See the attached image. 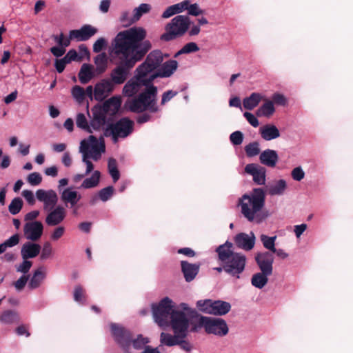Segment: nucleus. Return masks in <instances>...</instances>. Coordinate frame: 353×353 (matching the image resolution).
<instances>
[{"label":"nucleus","instance_id":"nucleus-1","mask_svg":"<svg viewBox=\"0 0 353 353\" xmlns=\"http://www.w3.org/2000/svg\"><path fill=\"white\" fill-rule=\"evenodd\" d=\"M146 35L145 30L142 28H131L117 34L112 50L117 67L112 70L110 79L103 81L101 88H112L113 85L126 81L130 70L152 48L151 42L145 39ZM94 88H101L97 84Z\"/></svg>","mask_w":353,"mask_h":353},{"label":"nucleus","instance_id":"nucleus-2","mask_svg":"<svg viewBox=\"0 0 353 353\" xmlns=\"http://www.w3.org/2000/svg\"><path fill=\"white\" fill-rule=\"evenodd\" d=\"M265 193L262 188H254L239 199L238 205L243 216L250 222L261 223L268 216L265 210Z\"/></svg>","mask_w":353,"mask_h":353},{"label":"nucleus","instance_id":"nucleus-3","mask_svg":"<svg viewBox=\"0 0 353 353\" xmlns=\"http://www.w3.org/2000/svg\"><path fill=\"white\" fill-rule=\"evenodd\" d=\"M163 61V54L160 50H154L147 56L144 62L135 70V75L130 79L123 88H157L151 83L150 72L161 65Z\"/></svg>","mask_w":353,"mask_h":353},{"label":"nucleus","instance_id":"nucleus-4","mask_svg":"<svg viewBox=\"0 0 353 353\" xmlns=\"http://www.w3.org/2000/svg\"><path fill=\"white\" fill-rule=\"evenodd\" d=\"M174 307V303L169 297L163 298L157 304H152V312L154 322L159 327L165 328L172 325L174 312H181L189 320L194 319L197 314L196 310L190 307L185 303H181L176 309Z\"/></svg>","mask_w":353,"mask_h":353},{"label":"nucleus","instance_id":"nucleus-5","mask_svg":"<svg viewBox=\"0 0 353 353\" xmlns=\"http://www.w3.org/2000/svg\"><path fill=\"white\" fill-rule=\"evenodd\" d=\"M216 252L221 264L223 265L224 272L236 279H239L245 270L247 258L241 253L232 250V243L226 241L216 248Z\"/></svg>","mask_w":353,"mask_h":353},{"label":"nucleus","instance_id":"nucleus-6","mask_svg":"<svg viewBox=\"0 0 353 353\" xmlns=\"http://www.w3.org/2000/svg\"><path fill=\"white\" fill-rule=\"evenodd\" d=\"M104 152L105 145L101 138L98 140L94 136L90 135L80 142L79 152L82 156V162L86 166L85 174L88 175L94 172V165L90 159L99 161Z\"/></svg>","mask_w":353,"mask_h":353},{"label":"nucleus","instance_id":"nucleus-7","mask_svg":"<svg viewBox=\"0 0 353 353\" xmlns=\"http://www.w3.org/2000/svg\"><path fill=\"white\" fill-rule=\"evenodd\" d=\"M190 320L181 312H174L172 316V325H170L174 335L169 333L161 332L160 342L166 346H174L179 342L180 338H186L190 329Z\"/></svg>","mask_w":353,"mask_h":353},{"label":"nucleus","instance_id":"nucleus-8","mask_svg":"<svg viewBox=\"0 0 353 353\" xmlns=\"http://www.w3.org/2000/svg\"><path fill=\"white\" fill-rule=\"evenodd\" d=\"M157 91V90H144L139 95L128 98L125 103V108L133 112H142L145 110L157 112L159 110Z\"/></svg>","mask_w":353,"mask_h":353},{"label":"nucleus","instance_id":"nucleus-9","mask_svg":"<svg viewBox=\"0 0 353 353\" xmlns=\"http://www.w3.org/2000/svg\"><path fill=\"white\" fill-rule=\"evenodd\" d=\"M194 318H196L197 321L196 323L191 327V332H197L199 329L203 327L207 334L220 337L225 336L228 334L229 327L226 321L223 319L204 316L198 313Z\"/></svg>","mask_w":353,"mask_h":353},{"label":"nucleus","instance_id":"nucleus-10","mask_svg":"<svg viewBox=\"0 0 353 353\" xmlns=\"http://www.w3.org/2000/svg\"><path fill=\"white\" fill-rule=\"evenodd\" d=\"M190 23L191 21L188 16H176L166 24L165 32L161 35V39L170 41L183 37L188 30Z\"/></svg>","mask_w":353,"mask_h":353},{"label":"nucleus","instance_id":"nucleus-11","mask_svg":"<svg viewBox=\"0 0 353 353\" xmlns=\"http://www.w3.org/2000/svg\"><path fill=\"white\" fill-rule=\"evenodd\" d=\"M134 122L123 117L114 123L109 124L105 129V135L111 136L112 141L117 143L119 139L128 137L133 131Z\"/></svg>","mask_w":353,"mask_h":353},{"label":"nucleus","instance_id":"nucleus-12","mask_svg":"<svg viewBox=\"0 0 353 353\" xmlns=\"http://www.w3.org/2000/svg\"><path fill=\"white\" fill-rule=\"evenodd\" d=\"M110 331L115 342L122 348L123 352L131 353L130 349L132 334L130 330L119 324L112 323L110 324Z\"/></svg>","mask_w":353,"mask_h":353},{"label":"nucleus","instance_id":"nucleus-13","mask_svg":"<svg viewBox=\"0 0 353 353\" xmlns=\"http://www.w3.org/2000/svg\"><path fill=\"white\" fill-rule=\"evenodd\" d=\"M45 212H46L45 223L50 227L60 225L65 219L67 216V210L65 208L61 205H58Z\"/></svg>","mask_w":353,"mask_h":353},{"label":"nucleus","instance_id":"nucleus-14","mask_svg":"<svg viewBox=\"0 0 353 353\" xmlns=\"http://www.w3.org/2000/svg\"><path fill=\"white\" fill-rule=\"evenodd\" d=\"M36 198L40 202H42L44 211L48 210L56 207L59 200L57 192L53 190L39 189L36 191Z\"/></svg>","mask_w":353,"mask_h":353},{"label":"nucleus","instance_id":"nucleus-15","mask_svg":"<svg viewBox=\"0 0 353 353\" xmlns=\"http://www.w3.org/2000/svg\"><path fill=\"white\" fill-rule=\"evenodd\" d=\"M25 238L33 242L41 239L43 233V225L39 221L26 222L23 226Z\"/></svg>","mask_w":353,"mask_h":353},{"label":"nucleus","instance_id":"nucleus-16","mask_svg":"<svg viewBox=\"0 0 353 353\" xmlns=\"http://www.w3.org/2000/svg\"><path fill=\"white\" fill-rule=\"evenodd\" d=\"M59 194L61 200L65 205L66 207L69 206L70 208H74L73 214H77V209L74 207L81 199V195L75 190L73 187L65 188Z\"/></svg>","mask_w":353,"mask_h":353},{"label":"nucleus","instance_id":"nucleus-17","mask_svg":"<svg viewBox=\"0 0 353 353\" xmlns=\"http://www.w3.org/2000/svg\"><path fill=\"white\" fill-rule=\"evenodd\" d=\"M98 32V29L90 24L81 26L80 29L70 31V39L77 41H85L89 40Z\"/></svg>","mask_w":353,"mask_h":353},{"label":"nucleus","instance_id":"nucleus-18","mask_svg":"<svg viewBox=\"0 0 353 353\" xmlns=\"http://www.w3.org/2000/svg\"><path fill=\"white\" fill-rule=\"evenodd\" d=\"M255 261L261 272L272 274L274 256L269 252H259L255 256Z\"/></svg>","mask_w":353,"mask_h":353},{"label":"nucleus","instance_id":"nucleus-19","mask_svg":"<svg viewBox=\"0 0 353 353\" xmlns=\"http://www.w3.org/2000/svg\"><path fill=\"white\" fill-rule=\"evenodd\" d=\"M246 173L253 177V181L258 185H264L266 181L265 168L256 163H250L245 168Z\"/></svg>","mask_w":353,"mask_h":353},{"label":"nucleus","instance_id":"nucleus-20","mask_svg":"<svg viewBox=\"0 0 353 353\" xmlns=\"http://www.w3.org/2000/svg\"><path fill=\"white\" fill-rule=\"evenodd\" d=\"M255 236L253 232L250 234L239 233L234 237L236 246L246 251L251 250L255 244Z\"/></svg>","mask_w":353,"mask_h":353},{"label":"nucleus","instance_id":"nucleus-21","mask_svg":"<svg viewBox=\"0 0 353 353\" xmlns=\"http://www.w3.org/2000/svg\"><path fill=\"white\" fill-rule=\"evenodd\" d=\"M108 115L99 107H94L92 109V117L90 120V129L94 130H100L109 120Z\"/></svg>","mask_w":353,"mask_h":353},{"label":"nucleus","instance_id":"nucleus-22","mask_svg":"<svg viewBox=\"0 0 353 353\" xmlns=\"http://www.w3.org/2000/svg\"><path fill=\"white\" fill-rule=\"evenodd\" d=\"M178 62L175 60H170L162 64L159 70L151 74V83L157 77H168L177 69Z\"/></svg>","mask_w":353,"mask_h":353},{"label":"nucleus","instance_id":"nucleus-23","mask_svg":"<svg viewBox=\"0 0 353 353\" xmlns=\"http://www.w3.org/2000/svg\"><path fill=\"white\" fill-rule=\"evenodd\" d=\"M288 188L287 181L281 179L275 180L266 186V192L271 196H282Z\"/></svg>","mask_w":353,"mask_h":353},{"label":"nucleus","instance_id":"nucleus-24","mask_svg":"<svg viewBox=\"0 0 353 353\" xmlns=\"http://www.w3.org/2000/svg\"><path fill=\"white\" fill-rule=\"evenodd\" d=\"M259 132L261 138L266 141L276 139L281 136L279 128L272 123L261 126Z\"/></svg>","mask_w":353,"mask_h":353},{"label":"nucleus","instance_id":"nucleus-25","mask_svg":"<svg viewBox=\"0 0 353 353\" xmlns=\"http://www.w3.org/2000/svg\"><path fill=\"white\" fill-rule=\"evenodd\" d=\"M121 105V97L115 96L105 101L103 106L100 108L108 116H113L118 112Z\"/></svg>","mask_w":353,"mask_h":353},{"label":"nucleus","instance_id":"nucleus-26","mask_svg":"<svg viewBox=\"0 0 353 353\" xmlns=\"http://www.w3.org/2000/svg\"><path fill=\"white\" fill-rule=\"evenodd\" d=\"M259 160L263 165L274 168L279 160L278 153L276 150L266 149L260 154Z\"/></svg>","mask_w":353,"mask_h":353},{"label":"nucleus","instance_id":"nucleus-27","mask_svg":"<svg viewBox=\"0 0 353 353\" xmlns=\"http://www.w3.org/2000/svg\"><path fill=\"white\" fill-rule=\"evenodd\" d=\"M41 251V246L38 243L32 242L25 243L21 250V254L23 259H28L36 257Z\"/></svg>","mask_w":353,"mask_h":353},{"label":"nucleus","instance_id":"nucleus-28","mask_svg":"<svg viewBox=\"0 0 353 353\" xmlns=\"http://www.w3.org/2000/svg\"><path fill=\"white\" fill-rule=\"evenodd\" d=\"M181 271L187 282L192 281L197 275L199 270V265L190 263L185 261H181Z\"/></svg>","mask_w":353,"mask_h":353},{"label":"nucleus","instance_id":"nucleus-29","mask_svg":"<svg viewBox=\"0 0 353 353\" xmlns=\"http://www.w3.org/2000/svg\"><path fill=\"white\" fill-rule=\"evenodd\" d=\"M46 276V273L45 269L43 267L39 268L33 272L32 276L29 281V288L31 290H34L40 287L41 283L45 280Z\"/></svg>","mask_w":353,"mask_h":353},{"label":"nucleus","instance_id":"nucleus-30","mask_svg":"<svg viewBox=\"0 0 353 353\" xmlns=\"http://www.w3.org/2000/svg\"><path fill=\"white\" fill-rule=\"evenodd\" d=\"M275 107L273 101L265 100V102L256 110V115L259 117L270 118L275 112Z\"/></svg>","mask_w":353,"mask_h":353},{"label":"nucleus","instance_id":"nucleus-31","mask_svg":"<svg viewBox=\"0 0 353 353\" xmlns=\"http://www.w3.org/2000/svg\"><path fill=\"white\" fill-rule=\"evenodd\" d=\"M95 74H97L92 65L83 63L79 72V78L82 83H87Z\"/></svg>","mask_w":353,"mask_h":353},{"label":"nucleus","instance_id":"nucleus-32","mask_svg":"<svg viewBox=\"0 0 353 353\" xmlns=\"http://www.w3.org/2000/svg\"><path fill=\"white\" fill-rule=\"evenodd\" d=\"M231 309V305L227 301L221 300L214 301L212 314L215 316H223L228 313Z\"/></svg>","mask_w":353,"mask_h":353},{"label":"nucleus","instance_id":"nucleus-33","mask_svg":"<svg viewBox=\"0 0 353 353\" xmlns=\"http://www.w3.org/2000/svg\"><path fill=\"white\" fill-rule=\"evenodd\" d=\"M100 178L101 172L99 170H94L90 177H87L83 181L80 188L91 189L98 186L100 182Z\"/></svg>","mask_w":353,"mask_h":353},{"label":"nucleus","instance_id":"nucleus-34","mask_svg":"<svg viewBox=\"0 0 353 353\" xmlns=\"http://www.w3.org/2000/svg\"><path fill=\"white\" fill-rule=\"evenodd\" d=\"M94 63L96 65L94 69L97 74L103 73L108 68V56L105 52H102L96 56L94 59Z\"/></svg>","mask_w":353,"mask_h":353},{"label":"nucleus","instance_id":"nucleus-35","mask_svg":"<svg viewBox=\"0 0 353 353\" xmlns=\"http://www.w3.org/2000/svg\"><path fill=\"white\" fill-rule=\"evenodd\" d=\"M271 274L261 272L252 275L251 279L252 285L259 289H262L268 282V276Z\"/></svg>","mask_w":353,"mask_h":353},{"label":"nucleus","instance_id":"nucleus-36","mask_svg":"<svg viewBox=\"0 0 353 353\" xmlns=\"http://www.w3.org/2000/svg\"><path fill=\"white\" fill-rule=\"evenodd\" d=\"M72 94L79 103H83L85 99L93 100L92 90H72Z\"/></svg>","mask_w":353,"mask_h":353},{"label":"nucleus","instance_id":"nucleus-37","mask_svg":"<svg viewBox=\"0 0 353 353\" xmlns=\"http://www.w3.org/2000/svg\"><path fill=\"white\" fill-rule=\"evenodd\" d=\"M262 99L259 93L254 92L249 97L244 99L243 106L247 110H252L258 105Z\"/></svg>","mask_w":353,"mask_h":353},{"label":"nucleus","instance_id":"nucleus-38","mask_svg":"<svg viewBox=\"0 0 353 353\" xmlns=\"http://www.w3.org/2000/svg\"><path fill=\"white\" fill-rule=\"evenodd\" d=\"M260 239L265 249L272 252L276 249L275 241L276 239V236H268L265 234H261L260 236Z\"/></svg>","mask_w":353,"mask_h":353},{"label":"nucleus","instance_id":"nucleus-39","mask_svg":"<svg viewBox=\"0 0 353 353\" xmlns=\"http://www.w3.org/2000/svg\"><path fill=\"white\" fill-rule=\"evenodd\" d=\"M213 302L212 299L199 300L196 302V307L201 312L211 314Z\"/></svg>","mask_w":353,"mask_h":353},{"label":"nucleus","instance_id":"nucleus-40","mask_svg":"<svg viewBox=\"0 0 353 353\" xmlns=\"http://www.w3.org/2000/svg\"><path fill=\"white\" fill-rule=\"evenodd\" d=\"M150 343V339L148 337H144L142 334H138L137 338L131 339V345L136 350H141L145 347Z\"/></svg>","mask_w":353,"mask_h":353},{"label":"nucleus","instance_id":"nucleus-41","mask_svg":"<svg viewBox=\"0 0 353 353\" xmlns=\"http://www.w3.org/2000/svg\"><path fill=\"white\" fill-rule=\"evenodd\" d=\"M23 207V201L20 197L14 198L8 205V210L12 215L18 214Z\"/></svg>","mask_w":353,"mask_h":353},{"label":"nucleus","instance_id":"nucleus-42","mask_svg":"<svg viewBox=\"0 0 353 353\" xmlns=\"http://www.w3.org/2000/svg\"><path fill=\"white\" fill-rule=\"evenodd\" d=\"M108 172L112 176L113 181L117 182L120 177V174L117 168V161L114 159H110L108 161Z\"/></svg>","mask_w":353,"mask_h":353},{"label":"nucleus","instance_id":"nucleus-43","mask_svg":"<svg viewBox=\"0 0 353 353\" xmlns=\"http://www.w3.org/2000/svg\"><path fill=\"white\" fill-rule=\"evenodd\" d=\"M245 151L248 157H255L260 153V145L256 141L250 143L245 147Z\"/></svg>","mask_w":353,"mask_h":353},{"label":"nucleus","instance_id":"nucleus-44","mask_svg":"<svg viewBox=\"0 0 353 353\" xmlns=\"http://www.w3.org/2000/svg\"><path fill=\"white\" fill-rule=\"evenodd\" d=\"M114 188L112 186H108L100 190L98 192V198L103 202H106L113 196Z\"/></svg>","mask_w":353,"mask_h":353},{"label":"nucleus","instance_id":"nucleus-45","mask_svg":"<svg viewBox=\"0 0 353 353\" xmlns=\"http://www.w3.org/2000/svg\"><path fill=\"white\" fill-rule=\"evenodd\" d=\"M76 124L78 128L86 130L87 132L92 133V130L90 129V125L88 123L85 116L79 113L77 116Z\"/></svg>","mask_w":353,"mask_h":353},{"label":"nucleus","instance_id":"nucleus-46","mask_svg":"<svg viewBox=\"0 0 353 353\" xmlns=\"http://www.w3.org/2000/svg\"><path fill=\"white\" fill-rule=\"evenodd\" d=\"M199 50V48L194 42H190L186 43L180 50H179L174 55V57H178L182 54H189L196 52Z\"/></svg>","mask_w":353,"mask_h":353},{"label":"nucleus","instance_id":"nucleus-47","mask_svg":"<svg viewBox=\"0 0 353 353\" xmlns=\"http://www.w3.org/2000/svg\"><path fill=\"white\" fill-rule=\"evenodd\" d=\"M40 259L42 261L47 260L51 257L52 254V246L50 242L46 241L43 243L42 248H41Z\"/></svg>","mask_w":353,"mask_h":353},{"label":"nucleus","instance_id":"nucleus-48","mask_svg":"<svg viewBox=\"0 0 353 353\" xmlns=\"http://www.w3.org/2000/svg\"><path fill=\"white\" fill-rule=\"evenodd\" d=\"M151 6L148 3H141L138 8L134 10V21H138L141 17L150 12Z\"/></svg>","mask_w":353,"mask_h":353},{"label":"nucleus","instance_id":"nucleus-49","mask_svg":"<svg viewBox=\"0 0 353 353\" xmlns=\"http://www.w3.org/2000/svg\"><path fill=\"white\" fill-rule=\"evenodd\" d=\"M54 227L55 228L53 229V230L50 232V238L52 241H58L64 235L65 232V227L59 225Z\"/></svg>","mask_w":353,"mask_h":353},{"label":"nucleus","instance_id":"nucleus-50","mask_svg":"<svg viewBox=\"0 0 353 353\" xmlns=\"http://www.w3.org/2000/svg\"><path fill=\"white\" fill-rule=\"evenodd\" d=\"M17 317V314L11 310L5 311L0 316V321L3 323H12Z\"/></svg>","mask_w":353,"mask_h":353},{"label":"nucleus","instance_id":"nucleus-51","mask_svg":"<svg viewBox=\"0 0 353 353\" xmlns=\"http://www.w3.org/2000/svg\"><path fill=\"white\" fill-rule=\"evenodd\" d=\"M272 101H273V103L281 105V106H285L288 103V99L286 97H285L283 94H281L279 92H276L272 96Z\"/></svg>","mask_w":353,"mask_h":353},{"label":"nucleus","instance_id":"nucleus-52","mask_svg":"<svg viewBox=\"0 0 353 353\" xmlns=\"http://www.w3.org/2000/svg\"><path fill=\"white\" fill-rule=\"evenodd\" d=\"M112 90H92L93 99L101 101L105 99Z\"/></svg>","mask_w":353,"mask_h":353},{"label":"nucleus","instance_id":"nucleus-53","mask_svg":"<svg viewBox=\"0 0 353 353\" xmlns=\"http://www.w3.org/2000/svg\"><path fill=\"white\" fill-rule=\"evenodd\" d=\"M54 39L55 42L59 45V46L62 47H68L70 45V42L72 39H70V34L68 37L65 38L63 33H61L59 36H54Z\"/></svg>","mask_w":353,"mask_h":353},{"label":"nucleus","instance_id":"nucleus-54","mask_svg":"<svg viewBox=\"0 0 353 353\" xmlns=\"http://www.w3.org/2000/svg\"><path fill=\"white\" fill-rule=\"evenodd\" d=\"M230 140L234 145H241L243 141V134L241 131H235L230 134Z\"/></svg>","mask_w":353,"mask_h":353},{"label":"nucleus","instance_id":"nucleus-55","mask_svg":"<svg viewBox=\"0 0 353 353\" xmlns=\"http://www.w3.org/2000/svg\"><path fill=\"white\" fill-rule=\"evenodd\" d=\"M305 172L301 166L294 168L291 172L292 178L296 181H301L305 177Z\"/></svg>","mask_w":353,"mask_h":353},{"label":"nucleus","instance_id":"nucleus-56","mask_svg":"<svg viewBox=\"0 0 353 353\" xmlns=\"http://www.w3.org/2000/svg\"><path fill=\"white\" fill-rule=\"evenodd\" d=\"M27 181L31 185L36 186L41 183L42 177L39 172H32L28 176Z\"/></svg>","mask_w":353,"mask_h":353},{"label":"nucleus","instance_id":"nucleus-57","mask_svg":"<svg viewBox=\"0 0 353 353\" xmlns=\"http://www.w3.org/2000/svg\"><path fill=\"white\" fill-rule=\"evenodd\" d=\"M179 5L174 4L167 8V9L162 14V18L167 19L176 14L180 13Z\"/></svg>","mask_w":353,"mask_h":353},{"label":"nucleus","instance_id":"nucleus-58","mask_svg":"<svg viewBox=\"0 0 353 353\" xmlns=\"http://www.w3.org/2000/svg\"><path fill=\"white\" fill-rule=\"evenodd\" d=\"M32 263L27 259H23V261L17 267L18 272L23 273L24 275L27 274L30 270Z\"/></svg>","mask_w":353,"mask_h":353},{"label":"nucleus","instance_id":"nucleus-59","mask_svg":"<svg viewBox=\"0 0 353 353\" xmlns=\"http://www.w3.org/2000/svg\"><path fill=\"white\" fill-rule=\"evenodd\" d=\"M79 53L78 54L79 57L80 61H82L84 59H86L88 61L90 60V53L88 47L85 45H80L79 46Z\"/></svg>","mask_w":353,"mask_h":353},{"label":"nucleus","instance_id":"nucleus-60","mask_svg":"<svg viewBox=\"0 0 353 353\" xmlns=\"http://www.w3.org/2000/svg\"><path fill=\"white\" fill-rule=\"evenodd\" d=\"M74 299L76 302L79 303H83L84 302V294L83 288L78 285L76 286L74 291Z\"/></svg>","mask_w":353,"mask_h":353},{"label":"nucleus","instance_id":"nucleus-61","mask_svg":"<svg viewBox=\"0 0 353 353\" xmlns=\"http://www.w3.org/2000/svg\"><path fill=\"white\" fill-rule=\"evenodd\" d=\"M19 243V235L18 234H13L9 239L6 240L3 243L6 248H12Z\"/></svg>","mask_w":353,"mask_h":353},{"label":"nucleus","instance_id":"nucleus-62","mask_svg":"<svg viewBox=\"0 0 353 353\" xmlns=\"http://www.w3.org/2000/svg\"><path fill=\"white\" fill-rule=\"evenodd\" d=\"M29 276L22 275L17 281L14 283V286L17 291L22 290L28 281Z\"/></svg>","mask_w":353,"mask_h":353},{"label":"nucleus","instance_id":"nucleus-63","mask_svg":"<svg viewBox=\"0 0 353 353\" xmlns=\"http://www.w3.org/2000/svg\"><path fill=\"white\" fill-rule=\"evenodd\" d=\"M106 46V41L104 38L98 39L93 44V52H100Z\"/></svg>","mask_w":353,"mask_h":353},{"label":"nucleus","instance_id":"nucleus-64","mask_svg":"<svg viewBox=\"0 0 353 353\" xmlns=\"http://www.w3.org/2000/svg\"><path fill=\"white\" fill-rule=\"evenodd\" d=\"M243 116L247 119L248 123L253 127L256 128L259 125V120L257 119L256 117L252 113L245 112L243 114Z\"/></svg>","mask_w":353,"mask_h":353}]
</instances>
